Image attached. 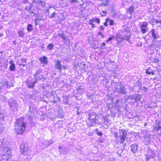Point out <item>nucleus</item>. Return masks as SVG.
I'll return each instance as SVG.
<instances>
[{
	"mask_svg": "<svg viewBox=\"0 0 161 161\" xmlns=\"http://www.w3.org/2000/svg\"><path fill=\"white\" fill-rule=\"evenodd\" d=\"M26 123L24 122V119H17L15 123L14 131L17 135L22 134L26 128Z\"/></svg>",
	"mask_w": 161,
	"mask_h": 161,
	"instance_id": "obj_1",
	"label": "nucleus"
},
{
	"mask_svg": "<svg viewBox=\"0 0 161 161\" xmlns=\"http://www.w3.org/2000/svg\"><path fill=\"white\" fill-rule=\"evenodd\" d=\"M87 113L88 122L87 123V126L89 127L93 126L96 124V121L98 117V116L93 112H88Z\"/></svg>",
	"mask_w": 161,
	"mask_h": 161,
	"instance_id": "obj_2",
	"label": "nucleus"
},
{
	"mask_svg": "<svg viewBox=\"0 0 161 161\" xmlns=\"http://www.w3.org/2000/svg\"><path fill=\"white\" fill-rule=\"evenodd\" d=\"M2 148L1 161H10L11 153V149L5 146Z\"/></svg>",
	"mask_w": 161,
	"mask_h": 161,
	"instance_id": "obj_3",
	"label": "nucleus"
},
{
	"mask_svg": "<svg viewBox=\"0 0 161 161\" xmlns=\"http://www.w3.org/2000/svg\"><path fill=\"white\" fill-rule=\"evenodd\" d=\"M8 103L11 110L13 111H15L17 110L18 107V105L15 100L11 98L8 100Z\"/></svg>",
	"mask_w": 161,
	"mask_h": 161,
	"instance_id": "obj_4",
	"label": "nucleus"
},
{
	"mask_svg": "<svg viewBox=\"0 0 161 161\" xmlns=\"http://www.w3.org/2000/svg\"><path fill=\"white\" fill-rule=\"evenodd\" d=\"M115 91L120 94H125L127 92L125 89V86L121 83H118L116 85Z\"/></svg>",
	"mask_w": 161,
	"mask_h": 161,
	"instance_id": "obj_5",
	"label": "nucleus"
},
{
	"mask_svg": "<svg viewBox=\"0 0 161 161\" xmlns=\"http://www.w3.org/2000/svg\"><path fill=\"white\" fill-rule=\"evenodd\" d=\"M148 23L147 22H143L140 24L139 27L141 29L140 31L143 34L146 33L148 30Z\"/></svg>",
	"mask_w": 161,
	"mask_h": 161,
	"instance_id": "obj_6",
	"label": "nucleus"
},
{
	"mask_svg": "<svg viewBox=\"0 0 161 161\" xmlns=\"http://www.w3.org/2000/svg\"><path fill=\"white\" fill-rule=\"evenodd\" d=\"M30 111L27 114L26 116H27L28 119L30 121V123L32 125H35V122H34V117H33L34 113L33 112L31 111V107L29 106Z\"/></svg>",
	"mask_w": 161,
	"mask_h": 161,
	"instance_id": "obj_7",
	"label": "nucleus"
},
{
	"mask_svg": "<svg viewBox=\"0 0 161 161\" xmlns=\"http://www.w3.org/2000/svg\"><path fill=\"white\" fill-rule=\"evenodd\" d=\"M34 76L36 82L37 80H42L43 81L45 80V78L43 77L42 71L40 70H37Z\"/></svg>",
	"mask_w": 161,
	"mask_h": 161,
	"instance_id": "obj_8",
	"label": "nucleus"
},
{
	"mask_svg": "<svg viewBox=\"0 0 161 161\" xmlns=\"http://www.w3.org/2000/svg\"><path fill=\"white\" fill-rule=\"evenodd\" d=\"M150 32L152 34V37L153 38L152 42V45H156V44L155 43V40L158 39L160 37V36L155 32V30L154 29H152Z\"/></svg>",
	"mask_w": 161,
	"mask_h": 161,
	"instance_id": "obj_9",
	"label": "nucleus"
},
{
	"mask_svg": "<svg viewBox=\"0 0 161 161\" xmlns=\"http://www.w3.org/2000/svg\"><path fill=\"white\" fill-rule=\"evenodd\" d=\"M119 137L121 140L120 142H124L127 135L126 131L124 130H121L119 131Z\"/></svg>",
	"mask_w": 161,
	"mask_h": 161,
	"instance_id": "obj_10",
	"label": "nucleus"
},
{
	"mask_svg": "<svg viewBox=\"0 0 161 161\" xmlns=\"http://www.w3.org/2000/svg\"><path fill=\"white\" fill-rule=\"evenodd\" d=\"M55 62L56 63L55 66V69H58L60 71L62 69V68L64 69L66 68L65 67L62 65L60 61L59 60H55Z\"/></svg>",
	"mask_w": 161,
	"mask_h": 161,
	"instance_id": "obj_11",
	"label": "nucleus"
},
{
	"mask_svg": "<svg viewBox=\"0 0 161 161\" xmlns=\"http://www.w3.org/2000/svg\"><path fill=\"white\" fill-rule=\"evenodd\" d=\"M145 134L144 136V139H145V143L146 145H148L150 143V140L151 139V136L150 134L146 132V131H145Z\"/></svg>",
	"mask_w": 161,
	"mask_h": 161,
	"instance_id": "obj_12",
	"label": "nucleus"
},
{
	"mask_svg": "<svg viewBox=\"0 0 161 161\" xmlns=\"http://www.w3.org/2000/svg\"><path fill=\"white\" fill-rule=\"evenodd\" d=\"M32 5L30 4V7L26 8L25 9L28 10L30 13L35 14H36V9H37V8L36 6L32 7Z\"/></svg>",
	"mask_w": 161,
	"mask_h": 161,
	"instance_id": "obj_13",
	"label": "nucleus"
},
{
	"mask_svg": "<svg viewBox=\"0 0 161 161\" xmlns=\"http://www.w3.org/2000/svg\"><path fill=\"white\" fill-rule=\"evenodd\" d=\"M155 71H156L154 69L153 67H150L149 68H148L146 69V73L147 74L154 75Z\"/></svg>",
	"mask_w": 161,
	"mask_h": 161,
	"instance_id": "obj_14",
	"label": "nucleus"
},
{
	"mask_svg": "<svg viewBox=\"0 0 161 161\" xmlns=\"http://www.w3.org/2000/svg\"><path fill=\"white\" fill-rule=\"evenodd\" d=\"M39 60L41 61V63L44 65H47L48 63L47 58L45 56L39 58Z\"/></svg>",
	"mask_w": 161,
	"mask_h": 161,
	"instance_id": "obj_15",
	"label": "nucleus"
},
{
	"mask_svg": "<svg viewBox=\"0 0 161 161\" xmlns=\"http://www.w3.org/2000/svg\"><path fill=\"white\" fill-rule=\"evenodd\" d=\"M8 143L7 140L6 139H0V147L2 148L7 144Z\"/></svg>",
	"mask_w": 161,
	"mask_h": 161,
	"instance_id": "obj_16",
	"label": "nucleus"
},
{
	"mask_svg": "<svg viewBox=\"0 0 161 161\" xmlns=\"http://www.w3.org/2000/svg\"><path fill=\"white\" fill-rule=\"evenodd\" d=\"M66 147L64 146H60L59 147V151L61 154H64L67 152Z\"/></svg>",
	"mask_w": 161,
	"mask_h": 161,
	"instance_id": "obj_17",
	"label": "nucleus"
},
{
	"mask_svg": "<svg viewBox=\"0 0 161 161\" xmlns=\"http://www.w3.org/2000/svg\"><path fill=\"white\" fill-rule=\"evenodd\" d=\"M20 148L21 153L23 154H24L27 150V148L25 147V144L24 143L21 144L20 146Z\"/></svg>",
	"mask_w": 161,
	"mask_h": 161,
	"instance_id": "obj_18",
	"label": "nucleus"
},
{
	"mask_svg": "<svg viewBox=\"0 0 161 161\" xmlns=\"http://www.w3.org/2000/svg\"><path fill=\"white\" fill-rule=\"evenodd\" d=\"M10 65L9 67V69L11 71H14L15 70V65L14 62L12 60L9 62Z\"/></svg>",
	"mask_w": 161,
	"mask_h": 161,
	"instance_id": "obj_19",
	"label": "nucleus"
},
{
	"mask_svg": "<svg viewBox=\"0 0 161 161\" xmlns=\"http://www.w3.org/2000/svg\"><path fill=\"white\" fill-rule=\"evenodd\" d=\"M53 142L51 140H45L42 143V145H44L45 147H48L49 145L53 144Z\"/></svg>",
	"mask_w": 161,
	"mask_h": 161,
	"instance_id": "obj_20",
	"label": "nucleus"
},
{
	"mask_svg": "<svg viewBox=\"0 0 161 161\" xmlns=\"http://www.w3.org/2000/svg\"><path fill=\"white\" fill-rule=\"evenodd\" d=\"M138 146L136 144H133L131 146V151L133 153H136L138 151Z\"/></svg>",
	"mask_w": 161,
	"mask_h": 161,
	"instance_id": "obj_21",
	"label": "nucleus"
},
{
	"mask_svg": "<svg viewBox=\"0 0 161 161\" xmlns=\"http://www.w3.org/2000/svg\"><path fill=\"white\" fill-rule=\"evenodd\" d=\"M17 33L19 37L24 38L25 34L24 31L22 30H19L17 31Z\"/></svg>",
	"mask_w": 161,
	"mask_h": 161,
	"instance_id": "obj_22",
	"label": "nucleus"
},
{
	"mask_svg": "<svg viewBox=\"0 0 161 161\" xmlns=\"http://www.w3.org/2000/svg\"><path fill=\"white\" fill-rule=\"evenodd\" d=\"M141 96L140 94H135L133 95V100L136 102H139Z\"/></svg>",
	"mask_w": 161,
	"mask_h": 161,
	"instance_id": "obj_23",
	"label": "nucleus"
},
{
	"mask_svg": "<svg viewBox=\"0 0 161 161\" xmlns=\"http://www.w3.org/2000/svg\"><path fill=\"white\" fill-rule=\"evenodd\" d=\"M54 95L57 96L56 94L54 95L53 92H51L50 93V97L52 99L51 101H52V102L53 103V105L55 104L56 103V101L55 100V97Z\"/></svg>",
	"mask_w": 161,
	"mask_h": 161,
	"instance_id": "obj_24",
	"label": "nucleus"
},
{
	"mask_svg": "<svg viewBox=\"0 0 161 161\" xmlns=\"http://www.w3.org/2000/svg\"><path fill=\"white\" fill-rule=\"evenodd\" d=\"M58 114L61 117L63 116V109H62L61 107L58 105Z\"/></svg>",
	"mask_w": 161,
	"mask_h": 161,
	"instance_id": "obj_25",
	"label": "nucleus"
},
{
	"mask_svg": "<svg viewBox=\"0 0 161 161\" xmlns=\"http://www.w3.org/2000/svg\"><path fill=\"white\" fill-rule=\"evenodd\" d=\"M156 124L157 125L154 127V130L158 132L161 129V122L159 123L158 124L156 123Z\"/></svg>",
	"mask_w": 161,
	"mask_h": 161,
	"instance_id": "obj_26",
	"label": "nucleus"
},
{
	"mask_svg": "<svg viewBox=\"0 0 161 161\" xmlns=\"http://www.w3.org/2000/svg\"><path fill=\"white\" fill-rule=\"evenodd\" d=\"M58 36H60L62 39L66 41H67V37L66 36L64 35L63 33H60L58 34Z\"/></svg>",
	"mask_w": 161,
	"mask_h": 161,
	"instance_id": "obj_27",
	"label": "nucleus"
},
{
	"mask_svg": "<svg viewBox=\"0 0 161 161\" xmlns=\"http://www.w3.org/2000/svg\"><path fill=\"white\" fill-rule=\"evenodd\" d=\"M4 113L2 111L1 107H0V121L3 120L4 119Z\"/></svg>",
	"mask_w": 161,
	"mask_h": 161,
	"instance_id": "obj_28",
	"label": "nucleus"
},
{
	"mask_svg": "<svg viewBox=\"0 0 161 161\" xmlns=\"http://www.w3.org/2000/svg\"><path fill=\"white\" fill-rule=\"evenodd\" d=\"M36 81L34 82H31L30 83H27L28 87L29 88H33L34 86L35 83H36Z\"/></svg>",
	"mask_w": 161,
	"mask_h": 161,
	"instance_id": "obj_29",
	"label": "nucleus"
},
{
	"mask_svg": "<svg viewBox=\"0 0 161 161\" xmlns=\"http://www.w3.org/2000/svg\"><path fill=\"white\" fill-rule=\"evenodd\" d=\"M37 4L42 6H45L46 4V3L44 1L38 0L37 2Z\"/></svg>",
	"mask_w": 161,
	"mask_h": 161,
	"instance_id": "obj_30",
	"label": "nucleus"
},
{
	"mask_svg": "<svg viewBox=\"0 0 161 161\" xmlns=\"http://www.w3.org/2000/svg\"><path fill=\"white\" fill-rule=\"evenodd\" d=\"M134 7L132 6L129 7V8L127 10V12H129L130 14L134 11Z\"/></svg>",
	"mask_w": 161,
	"mask_h": 161,
	"instance_id": "obj_31",
	"label": "nucleus"
},
{
	"mask_svg": "<svg viewBox=\"0 0 161 161\" xmlns=\"http://www.w3.org/2000/svg\"><path fill=\"white\" fill-rule=\"evenodd\" d=\"M0 100L2 102H5L7 101V98L6 97L3 95H0Z\"/></svg>",
	"mask_w": 161,
	"mask_h": 161,
	"instance_id": "obj_32",
	"label": "nucleus"
},
{
	"mask_svg": "<svg viewBox=\"0 0 161 161\" xmlns=\"http://www.w3.org/2000/svg\"><path fill=\"white\" fill-rule=\"evenodd\" d=\"M106 21L107 22H108V23H109V24L110 25H114V21L108 18H107L106 19Z\"/></svg>",
	"mask_w": 161,
	"mask_h": 161,
	"instance_id": "obj_33",
	"label": "nucleus"
},
{
	"mask_svg": "<svg viewBox=\"0 0 161 161\" xmlns=\"http://www.w3.org/2000/svg\"><path fill=\"white\" fill-rule=\"evenodd\" d=\"M145 156L146 157V159L147 161H149V160L151 158H153V156H152V155H150L148 154H145Z\"/></svg>",
	"mask_w": 161,
	"mask_h": 161,
	"instance_id": "obj_34",
	"label": "nucleus"
},
{
	"mask_svg": "<svg viewBox=\"0 0 161 161\" xmlns=\"http://www.w3.org/2000/svg\"><path fill=\"white\" fill-rule=\"evenodd\" d=\"M33 29V26L31 24H29L27 27V30L28 31L30 32Z\"/></svg>",
	"mask_w": 161,
	"mask_h": 161,
	"instance_id": "obj_35",
	"label": "nucleus"
},
{
	"mask_svg": "<svg viewBox=\"0 0 161 161\" xmlns=\"http://www.w3.org/2000/svg\"><path fill=\"white\" fill-rule=\"evenodd\" d=\"M54 47V45L52 43H50L47 47L48 49L49 50H51L53 49V47Z\"/></svg>",
	"mask_w": 161,
	"mask_h": 161,
	"instance_id": "obj_36",
	"label": "nucleus"
},
{
	"mask_svg": "<svg viewBox=\"0 0 161 161\" xmlns=\"http://www.w3.org/2000/svg\"><path fill=\"white\" fill-rule=\"evenodd\" d=\"M90 20H92L93 21V22H96L98 24H99L100 22V19L98 18L92 19H90Z\"/></svg>",
	"mask_w": 161,
	"mask_h": 161,
	"instance_id": "obj_37",
	"label": "nucleus"
},
{
	"mask_svg": "<svg viewBox=\"0 0 161 161\" xmlns=\"http://www.w3.org/2000/svg\"><path fill=\"white\" fill-rule=\"evenodd\" d=\"M124 32L126 33L127 34V35H126V37H124V38H125V39H126L129 38V36L130 35V33L127 30H125L124 31Z\"/></svg>",
	"mask_w": 161,
	"mask_h": 161,
	"instance_id": "obj_38",
	"label": "nucleus"
},
{
	"mask_svg": "<svg viewBox=\"0 0 161 161\" xmlns=\"http://www.w3.org/2000/svg\"><path fill=\"white\" fill-rule=\"evenodd\" d=\"M89 23L90 25H91V27L92 28H94L95 27V24H93V21L92 20H90Z\"/></svg>",
	"mask_w": 161,
	"mask_h": 161,
	"instance_id": "obj_39",
	"label": "nucleus"
},
{
	"mask_svg": "<svg viewBox=\"0 0 161 161\" xmlns=\"http://www.w3.org/2000/svg\"><path fill=\"white\" fill-rule=\"evenodd\" d=\"M96 133L97 134L100 136H102L103 135V133L101 132V131H100L97 130V129H96Z\"/></svg>",
	"mask_w": 161,
	"mask_h": 161,
	"instance_id": "obj_40",
	"label": "nucleus"
},
{
	"mask_svg": "<svg viewBox=\"0 0 161 161\" xmlns=\"http://www.w3.org/2000/svg\"><path fill=\"white\" fill-rule=\"evenodd\" d=\"M27 97H28L29 98L31 99H33L35 98L34 95L28 94L27 95Z\"/></svg>",
	"mask_w": 161,
	"mask_h": 161,
	"instance_id": "obj_41",
	"label": "nucleus"
},
{
	"mask_svg": "<svg viewBox=\"0 0 161 161\" xmlns=\"http://www.w3.org/2000/svg\"><path fill=\"white\" fill-rule=\"evenodd\" d=\"M123 151V150L122 149L118 151L117 153L119 156L120 157L121 156V154L122 153Z\"/></svg>",
	"mask_w": 161,
	"mask_h": 161,
	"instance_id": "obj_42",
	"label": "nucleus"
},
{
	"mask_svg": "<svg viewBox=\"0 0 161 161\" xmlns=\"http://www.w3.org/2000/svg\"><path fill=\"white\" fill-rule=\"evenodd\" d=\"M3 130V126L0 124V134L2 133Z\"/></svg>",
	"mask_w": 161,
	"mask_h": 161,
	"instance_id": "obj_43",
	"label": "nucleus"
},
{
	"mask_svg": "<svg viewBox=\"0 0 161 161\" xmlns=\"http://www.w3.org/2000/svg\"><path fill=\"white\" fill-rule=\"evenodd\" d=\"M4 86V82H0V89L2 88Z\"/></svg>",
	"mask_w": 161,
	"mask_h": 161,
	"instance_id": "obj_44",
	"label": "nucleus"
},
{
	"mask_svg": "<svg viewBox=\"0 0 161 161\" xmlns=\"http://www.w3.org/2000/svg\"><path fill=\"white\" fill-rule=\"evenodd\" d=\"M7 86L8 88L10 87L11 86L9 85L8 84V81H5L4 82V86Z\"/></svg>",
	"mask_w": 161,
	"mask_h": 161,
	"instance_id": "obj_45",
	"label": "nucleus"
},
{
	"mask_svg": "<svg viewBox=\"0 0 161 161\" xmlns=\"http://www.w3.org/2000/svg\"><path fill=\"white\" fill-rule=\"evenodd\" d=\"M114 38V36H112L111 37H110L108 39V40L107 41V42H108L109 41H111V40L113 39Z\"/></svg>",
	"mask_w": 161,
	"mask_h": 161,
	"instance_id": "obj_46",
	"label": "nucleus"
},
{
	"mask_svg": "<svg viewBox=\"0 0 161 161\" xmlns=\"http://www.w3.org/2000/svg\"><path fill=\"white\" fill-rule=\"evenodd\" d=\"M136 86H140L141 85H142V84L139 81H137L136 84Z\"/></svg>",
	"mask_w": 161,
	"mask_h": 161,
	"instance_id": "obj_47",
	"label": "nucleus"
},
{
	"mask_svg": "<svg viewBox=\"0 0 161 161\" xmlns=\"http://www.w3.org/2000/svg\"><path fill=\"white\" fill-rule=\"evenodd\" d=\"M106 2L105 3H102V5H104V6H107V5H108V0H106Z\"/></svg>",
	"mask_w": 161,
	"mask_h": 161,
	"instance_id": "obj_48",
	"label": "nucleus"
},
{
	"mask_svg": "<svg viewBox=\"0 0 161 161\" xmlns=\"http://www.w3.org/2000/svg\"><path fill=\"white\" fill-rule=\"evenodd\" d=\"M133 96H131V95L129 96L128 97H127V99L133 100Z\"/></svg>",
	"mask_w": 161,
	"mask_h": 161,
	"instance_id": "obj_49",
	"label": "nucleus"
},
{
	"mask_svg": "<svg viewBox=\"0 0 161 161\" xmlns=\"http://www.w3.org/2000/svg\"><path fill=\"white\" fill-rule=\"evenodd\" d=\"M154 61L155 63H158L160 61V60L158 58H156L154 59Z\"/></svg>",
	"mask_w": 161,
	"mask_h": 161,
	"instance_id": "obj_50",
	"label": "nucleus"
},
{
	"mask_svg": "<svg viewBox=\"0 0 161 161\" xmlns=\"http://www.w3.org/2000/svg\"><path fill=\"white\" fill-rule=\"evenodd\" d=\"M21 61L23 63H25L26 61V60L25 59H21Z\"/></svg>",
	"mask_w": 161,
	"mask_h": 161,
	"instance_id": "obj_51",
	"label": "nucleus"
},
{
	"mask_svg": "<svg viewBox=\"0 0 161 161\" xmlns=\"http://www.w3.org/2000/svg\"><path fill=\"white\" fill-rule=\"evenodd\" d=\"M114 158H110L108 159V161H114Z\"/></svg>",
	"mask_w": 161,
	"mask_h": 161,
	"instance_id": "obj_52",
	"label": "nucleus"
},
{
	"mask_svg": "<svg viewBox=\"0 0 161 161\" xmlns=\"http://www.w3.org/2000/svg\"><path fill=\"white\" fill-rule=\"evenodd\" d=\"M84 125L83 124V125H82V126L81 127V128L82 129L84 130H85V129H86V128L85 127H84V125Z\"/></svg>",
	"mask_w": 161,
	"mask_h": 161,
	"instance_id": "obj_53",
	"label": "nucleus"
},
{
	"mask_svg": "<svg viewBox=\"0 0 161 161\" xmlns=\"http://www.w3.org/2000/svg\"><path fill=\"white\" fill-rule=\"evenodd\" d=\"M104 29V27L103 26H101L100 27V30L101 31H103Z\"/></svg>",
	"mask_w": 161,
	"mask_h": 161,
	"instance_id": "obj_54",
	"label": "nucleus"
},
{
	"mask_svg": "<svg viewBox=\"0 0 161 161\" xmlns=\"http://www.w3.org/2000/svg\"><path fill=\"white\" fill-rule=\"evenodd\" d=\"M114 136L116 138H117L118 137V134L117 133H114Z\"/></svg>",
	"mask_w": 161,
	"mask_h": 161,
	"instance_id": "obj_55",
	"label": "nucleus"
},
{
	"mask_svg": "<svg viewBox=\"0 0 161 161\" xmlns=\"http://www.w3.org/2000/svg\"><path fill=\"white\" fill-rule=\"evenodd\" d=\"M38 0H33L32 3H36L37 4V2Z\"/></svg>",
	"mask_w": 161,
	"mask_h": 161,
	"instance_id": "obj_56",
	"label": "nucleus"
},
{
	"mask_svg": "<svg viewBox=\"0 0 161 161\" xmlns=\"http://www.w3.org/2000/svg\"><path fill=\"white\" fill-rule=\"evenodd\" d=\"M56 14L55 13H52V15L51 16V18H53V17H54V15Z\"/></svg>",
	"mask_w": 161,
	"mask_h": 161,
	"instance_id": "obj_57",
	"label": "nucleus"
},
{
	"mask_svg": "<svg viewBox=\"0 0 161 161\" xmlns=\"http://www.w3.org/2000/svg\"><path fill=\"white\" fill-rule=\"evenodd\" d=\"M108 22H107V21H106V22H105L104 23V25L105 26H107L108 25Z\"/></svg>",
	"mask_w": 161,
	"mask_h": 161,
	"instance_id": "obj_58",
	"label": "nucleus"
},
{
	"mask_svg": "<svg viewBox=\"0 0 161 161\" xmlns=\"http://www.w3.org/2000/svg\"><path fill=\"white\" fill-rule=\"evenodd\" d=\"M71 2L73 3L78 2L77 0H72Z\"/></svg>",
	"mask_w": 161,
	"mask_h": 161,
	"instance_id": "obj_59",
	"label": "nucleus"
},
{
	"mask_svg": "<svg viewBox=\"0 0 161 161\" xmlns=\"http://www.w3.org/2000/svg\"><path fill=\"white\" fill-rule=\"evenodd\" d=\"M155 22L157 23H159L160 21L158 20L155 19Z\"/></svg>",
	"mask_w": 161,
	"mask_h": 161,
	"instance_id": "obj_60",
	"label": "nucleus"
},
{
	"mask_svg": "<svg viewBox=\"0 0 161 161\" xmlns=\"http://www.w3.org/2000/svg\"><path fill=\"white\" fill-rule=\"evenodd\" d=\"M102 46L103 47H104L105 46V43L104 42H103L102 44Z\"/></svg>",
	"mask_w": 161,
	"mask_h": 161,
	"instance_id": "obj_61",
	"label": "nucleus"
},
{
	"mask_svg": "<svg viewBox=\"0 0 161 161\" xmlns=\"http://www.w3.org/2000/svg\"><path fill=\"white\" fill-rule=\"evenodd\" d=\"M23 3H28V2L27 1H26V0H24L23 1Z\"/></svg>",
	"mask_w": 161,
	"mask_h": 161,
	"instance_id": "obj_62",
	"label": "nucleus"
},
{
	"mask_svg": "<svg viewBox=\"0 0 161 161\" xmlns=\"http://www.w3.org/2000/svg\"><path fill=\"white\" fill-rule=\"evenodd\" d=\"M13 43L15 45H16V41H13Z\"/></svg>",
	"mask_w": 161,
	"mask_h": 161,
	"instance_id": "obj_63",
	"label": "nucleus"
},
{
	"mask_svg": "<svg viewBox=\"0 0 161 161\" xmlns=\"http://www.w3.org/2000/svg\"><path fill=\"white\" fill-rule=\"evenodd\" d=\"M97 34L99 35H102V33L101 32H99Z\"/></svg>",
	"mask_w": 161,
	"mask_h": 161,
	"instance_id": "obj_64",
	"label": "nucleus"
}]
</instances>
